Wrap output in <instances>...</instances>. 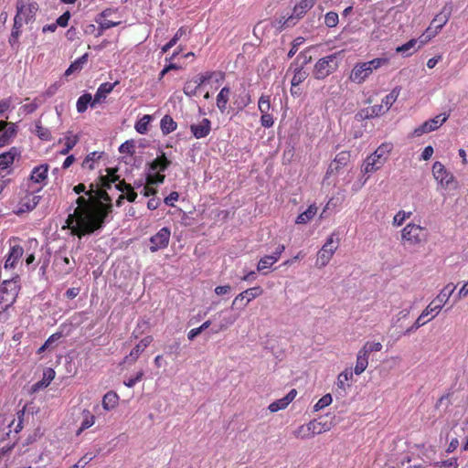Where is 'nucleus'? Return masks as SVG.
Segmentation results:
<instances>
[{
	"label": "nucleus",
	"instance_id": "38",
	"mask_svg": "<svg viewBox=\"0 0 468 468\" xmlns=\"http://www.w3.org/2000/svg\"><path fill=\"white\" fill-rule=\"evenodd\" d=\"M34 133L42 141H50L51 140V132L48 128L44 127L41 124L40 121L35 122Z\"/></svg>",
	"mask_w": 468,
	"mask_h": 468
},
{
	"label": "nucleus",
	"instance_id": "50",
	"mask_svg": "<svg viewBox=\"0 0 468 468\" xmlns=\"http://www.w3.org/2000/svg\"><path fill=\"white\" fill-rule=\"evenodd\" d=\"M101 153L92 152L90 153L82 162L83 168H89L90 170L94 169V163L101 158Z\"/></svg>",
	"mask_w": 468,
	"mask_h": 468
},
{
	"label": "nucleus",
	"instance_id": "46",
	"mask_svg": "<svg viewBox=\"0 0 468 468\" xmlns=\"http://www.w3.org/2000/svg\"><path fill=\"white\" fill-rule=\"evenodd\" d=\"M298 20L294 17V16L292 14L288 17H281L276 21V27L282 31L285 29L286 27H293Z\"/></svg>",
	"mask_w": 468,
	"mask_h": 468
},
{
	"label": "nucleus",
	"instance_id": "23",
	"mask_svg": "<svg viewBox=\"0 0 468 468\" xmlns=\"http://www.w3.org/2000/svg\"><path fill=\"white\" fill-rule=\"evenodd\" d=\"M48 168L49 166L47 164H42L38 166L34 167L30 174V180L37 184L46 185Z\"/></svg>",
	"mask_w": 468,
	"mask_h": 468
},
{
	"label": "nucleus",
	"instance_id": "3",
	"mask_svg": "<svg viewBox=\"0 0 468 468\" xmlns=\"http://www.w3.org/2000/svg\"><path fill=\"white\" fill-rule=\"evenodd\" d=\"M389 63L388 58H376L369 61L356 63L350 73L349 80L352 82L361 84L363 83L374 70L386 66Z\"/></svg>",
	"mask_w": 468,
	"mask_h": 468
},
{
	"label": "nucleus",
	"instance_id": "16",
	"mask_svg": "<svg viewBox=\"0 0 468 468\" xmlns=\"http://www.w3.org/2000/svg\"><path fill=\"white\" fill-rule=\"evenodd\" d=\"M190 132L197 139L207 137L211 132V122L207 118L202 119L197 123L190 125Z\"/></svg>",
	"mask_w": 468,
	"mask_h": 468
},
{
	"label": "nucleus",
	"instance_id": "4",
	"mask_svg": "<svg viewBox=\"0 0 468 468\" xmlns=\"http://www.w3.org/2000/svg\"><path fill=\"white\" fill-rule=\"evenodd\" d=\"M19 289L17 280L13 278L2 282L0 285V315L14 304Z\"/></svg>",
	"mask_w": 468,
	"mask_h": 468
},
{
	"label": "nucleus",
	"instance_id": "1",
	"mask_svg": "<svg viewBox=\"0 0 468 468\" xmlns=\"http://www.w3.org/2000/svg\"><path fill=\"white\" fill-rule=\"evenodd\" d=\"M76 204L78 207L68 216L66 225L71 234L79 238L101 229L111 214L109 205H102L101 201L90 197H79Z\"/></svg>",
	"mask_w": 468,
	"mask_h": 468
},
{
	"label": "nucleus",
	"instance_id": "32",
	"mask_svg": "<svg viewBox=\"0 0 468 468\" xmlns=\"http://www.w3.org/2000/svg\"><path fill=\"white\" fill-rule=\"evenodd\" d=\"M316 212L317 207L314 204L310 205L305 211L298 215V217L295 219V223L306 224L315 216Z\"/></svg>",
	"mask_w": 468,
	"mask_h": 468
},
{
	"label": "nucleus",
	"instance_id": "52",
	"mask_svg": "<svg viewBox=\"0 0 468 468\" xmlns=\"http://www.w3.org/2000/svg\"><path fill=\"white\" fill-rule=\"evenodd\" d=\"M399 96V92L396 91V90H393L391 92H389L388 95H386L382 99V104L385 108V111H388L389 108L393 105V103L396 101L397 98Z\"/></svg>",
	"mask_w": 468,
	"mask_h": 468
},
{
	"label": "nucleus",
	"instance_id": "47",
	"mask_svg": "<svg viewBox=\"0 0 468 468\" xmlns=\"http://www.w3.org/2000/svg\"><path fill=\"white\" fill-rule=\"evenodd\" d=\"M40 198V196L35 195L33 193L27 194L23 198V206H25L27 209L32 210L39 203Z\"/></svg>",
	"mask_w": 468,
	"mask_h": 468
},
{
	"label": "nucleus",
	"instance_id": "36",
	"mask_svg": "<svg viewBox=\"0 0 468 468\" xmlns=\"http://www.w3.org/2000/svg\"><path fill=\"white\" fill-rule=\"evenodd\" d=\"M367 366H368V356H366L364 353H360V351H358V353L356 355V366L354 368L355 374L356 375L362 374L367 369Z\"/></svg>",
	"mask_w": 468,
	"mask_h": 468
},
{
	"label": "nucleus",
	"instance_id": "37",
	"mask_svg": "<svg viewBox=\"0 0 468 468\" xmlns=\"http://www.w3.org/2000/svg\"><path fill=\"white\" fill-rule=\"evenodd\" d=\"M152 121V116L145 114L141 119H139L134 125L135 131L140 134L147 133L149 130V125Z\"/></svg>",
	"mask_w": 468,
	"mask_h": 468
},
{
	"label": "nucleus",
	"instance_id": "15",
	"mask_svg": "<svg viewBox=\"0 0 468 468\" xmlns=\"http://www.w3.org/2000/svg\"><path fill=\"white\" fill-rule=\"evenodd\" d=\"M23 254L24 249L22 246L18 244L11 246L5 261L4 269L5 271L15 269Z\"/></svg>",
	"mask_w": 468,
	"mask_h": 468
},
{
	"label": "nucleus",
	"instance_id": "61",
	"mask_svg": "<svg viewBox=\"0 0 468 468\" xmlns=\"http://www.w3.org/2000/svg\"><path fill=\"white\" fill-rule=\"evenodd\" d=\"M144 377V371L143 370H140L136 373V375L134 377H131L129 378H127L126 380H124V385L128 388H133L135 386L136 383H138L139 381L142 380Z\"/></svg>",
	"mask_w": 468,
	"mask_h": 468
},
{
	"label": "nucleus",
	"instance_id": "5",
	"mask_svg": "<svg viewBox=\"0 0 468 468\" xmlns=\"http://www.w3.org/2000/svg\"><path fill=\"white\" fill-rule=\"evenodd\" d=\"M339 238L333 232L326 239L317 253L315 266L319 269L325 267L332 260L334 254L338 249Z\"/></svg>",
	"mask_w": 468,
	"mask_h": 468
},
{
	"label": "nucleus",
	"instance_id": "49",
	"mask_svg": "<svg viewBox=\"0 0 468 468\" xmlns=\"http://www.w3.org/2000/svg\"><path fill=\"white\" fill-rule=\"evenodd\" d=\"M258 109L261 113H270L271 109V97L269 95H261L258 101Z\"/></svg>",
	"mask_w": 468,
	"mask_h": 468
},
{
	"label": "nucleus",
	"instance_id": "57",
	"mask_svg": "<svg viewBox=\"0 0 468 468\" xmlns=\"http://www.w3.org/2000/svg\"><path fill=\"white\" fill-rule=\"evenodd\" d=\"M216 74L215 71H208V72H206L204 74H200L198 76H197L194 80V81L197 83V85L198 87H201L202 85H204L206 82H207L209 80H211L214 75Z\"/></svg>",
	"mask_w": 468,
	"mask_h": 468
},
{
	"label": "nucleus",
	"instance_id": "18",
	"mask_svg": "<svg viewBox=\"0 0 468 468\" xmlns=\"http://www.w3.org/2000/svg\"><path fill=\"white\" fill-rule=\"evenodd\" d=\"M452 11V6L450 4H446L431 20V25L440 32L442 27L448 23Z\"/></svg>",
	"mask_w": 468,
	"mask_h": 468
},
{
	"label": "nucleus",
	"instance_id": "33",
	"mask_svg": "<svg viewBox=\"0 0 468 468\" xmlns=\"http://www.w3.org/2000/svg\"><path fill=\"white\" fill-rule=\"evenodd\" d=\"M186 33H190V30H188L187 27H179V29L176 31L175 36L165 46L162 47V53H166Z\"/></svg>",
	"mask_w": 468,
	"mask_h": 468
},
{
	"label": "nucleus",
	"instance_id": "10",
	"mask_svg": "<svg viewBox=\"0 0 468 468\" xmlns=\"http://www.w3.org/2000/svg\"><path fill=\"white\" fill-rule=\"evenodd\" d=\"M38 10L37 3H28V0H17L16 17H19L21 21L29 23L35 20L36 14Z\"/></svg>",
	"mask_w": 468,
	"mask_h": 468
},
{
	"label": "nucleus",
	"instance_id": "2",
	"mask_svg": "<svg viewBox=\"0 0 468 468\" xmlns=\"http://www.w3.org/2000/svg\"><path fill=\"white\" fill-rule=\"evenodd\" d=\"M107 172L108 175L99 176V183L96 185V187L93 184H90V189L86 192V195L92 197V200L101 201L102 205H109L112 213L113 207L112 197L105 188H111L112 184L119 180V176L116 175L117 170L114 168H108Z\"/></svg>",
	"mask_w": 468,
	"mask_h": 468
},
{
	"label": "nucleus",
	"instance_id": "8",
	"mask_svg": "<svg viewBox=\"0 0 468 468\" xmlns=\"http://www.w3.org/2000/svg\"><path fill=\"white\" fill-rule=\"evenodd\" d=\"M336 53L320 58L314 65V75L317 80H324L337 69Z\"/></svg>",
	"mask_w": 468,
	"mask_h": 468
},
{
	"label": "nucleus",
	"instance_id": "31",
	"mask_svg": "<svg viewBox=\"0 0 468 468\" xmlns=\"http://www.w3.org/2000/svg\"><path fill=\"white\" fill-rule=\"evenodd\" d=\"M160 127L162 133L166 135L171 133L172 132L176 131L177 128V123L174 121V119L166 114L165 115L161 122H160Z\"/></svg>",
	"mask_w": 468,
	"mask_h": 468
},
{
	"label": "nucleus",
	"instance_id": "41",
	"mask_svg": "<svg viewBox=\"0 0 468 468\" xmlns=\"http://www.w3.org/2000/svg\"><path fill=\"white\" fill-rule=\"evenodd\" d=\"M292 434L295 438L301 440L313 438L309 422L307 424L300 425L293 431Z\"/></svg>",
	"mask_w": 468,
	"mask_h": 468
},
{
	"label": "nucleus",
	"instance_id": "55",
	"mask_svg": "<svg viewBox=\"0 0 468 468\" xmlns=\"http://www.w3.org/2000/svg\"><path fill=\"white\" fill-rule=\"evenodd\" d=\"M339 21L338 14L333 11H330L324 16V24L328 27H335L337 26Z\"/></svg>",
	"mask_w": 468,
	"mask_h": 468
},
{
	"label": "nucleus",
	"instance_id": "21",
	"mask_svg": "<svg viewBox=\"0 0 468 468\" xmlns=\"http://www.w3.org/2000/svg\"><path fill=\"white\" fill-rule=\"evenodd\" d=\"M118 84V81L113 83L104 82L101 83L93 97V101L91 102V107L94 108L98 103L101 101V100L105 99L109 93H111L114 87Z\"/></svg>",
	"mask_w": 468,
	"mask_h": 468
},
{
	"label": "nucleus",
	"instance_id": "22",
	"mask_svg": "<svg viewBox=\"0 0 468 468\" xmlns=\"http://www.w3.org/2000/svg\"><path fill=\"white\" fill-rule=\"evenodd\" d=\"M297 391L295 389H292L285 397L271 403L268 407L269 410L271 412H277L286 409L287 406L295 399Z\"/></svg>",
	"mask_w": 468,
	"mask_h": 468
},
{
	"label": "nucleus",
	"instance_id": "30",
	"mask_svg": "<svg viewBox=\"0 0 468 468\" xmlns=\"http://www.w3.org/2000/svg\"><path fill=\"white\" fill-rule=\"evenodd\" d=\"M393 144L390 142L382 143L375 151L374 154L380 157L385 163L388 160V157L393 150Z\"/></svg>",
	"mask_w": 468,
	"mask_h": 468
},
{
	"label": "nucleus",
	"instance_id": "62",
	"mask_svg": "<svg viewBox=\"0 0 468 468\" xmlns=\"http://www.w3.org/2000/svg\"><path fill=\"white\" fill-rule=\"evenodd\" d=\"M261 124L264 128H271L274 124V118L271 113H261Z\"/></svg>",
	"mask_w": 468,
	"mask_h": 468
},
{
	"label": "nucleus",
	"instance_id": "13",
	"mask_svg": "<svg viewBox=\"0 0 468 468\" xmlns=\"http://www.w3.org/2000/svg\"><path fill=\"white\" fill-rule=\"evenodd\" d=\"M386 163L373 153L368 155L361 165V172L364 175L373 174L381 169Z\"/></svg>",
	"mask_w": 468,
	"mask_h": 468
},
{
	"label": "nucleus",
	"instance_id": "60",
	"mask_svg": "<svg viewBox=\"0 0 468 468\" xmlns=\"http://www.w3.org/2000/svg\"><path fill=\"white\" fill-rule=\"evenodd\" d=\"M94 457L95 455L91 453H86L74 465L69 468H84Z\"/></svg>",
	"mask_w": 468,
	"mask_h": 468
},
{
	"label": "nucleus",
	"instance_id": "42",
	"mask_svg": "<svg viewBox=\"0 0 468 468\" xmlns=\"http://www.w3.org/2000/svg\"><path fill=\"white\" fill-rule=\"evenodd\" d=\"M277 258L272 255H265L260 259L257 264V271H263L265 269L271 268L274 263H276Z\"/></svg>",
	"mask_w": 468,
	"mask_h": 468
},
{
	"label": "nucleus",
	"instance_id": "14",
	"mask_svg": "<svg viewBox=\"0 0 468 468\" xmlns=\"http://www.w3.org/2000/svg\"><path fill=\"white\" fill-rule=\"evenodd\" d=\"M16 134L15 123L0 121V147L9 144Z\"/></svg>",
	"mask_w": 468,
	"mask_h": 468
},
{
	"label": "nucleus",
	"instance_id": "64",
	"mask_svg": "<svg viewBox=\"0 0 468 468\" xmlns=\"http://www.w3.org/2000/svg\"><path fill=\"white\" fill-rule=\"evenodd\" d=\"M71 14L69 11L64 12L56 21L57 27H66L69 25Z\"/></svg>",
	"mask_w": 468,
	"mask_h": 468
},
{
	"label": "nucleus",
	"instance_id": "51",
	"mask_svg": "<svg viewBox=\"0 0 468 468\" xmlns=\"http://www.w3.org/2000/svg\"><path fill=\"white\" fill-rule=\"evenodd\" d=\"M307 78V73L303 68H297L294 69L293 76L291 80L292 87L300 85Z\"/></svg>",
	"mask_w": 468,
	"mask_h": 468
},
{
	"label": "nucleus",
	"instance_id": "11",
	"mask_svg": "<svg viewBox=\"0 0 468 468\" xmlns=\"http://www.w3.org/2000/svg\"><path fill=\"white\" fill-rule=\"evenodd\" d=\"M53 269L58 276L65 277L71 273L75 269V261L72 260L71 262L68 256L63 255L58 251L54 256Z\"/></svg>",
	"mask_w": 468,
	"mask_h": 468
},
{
	"label": "nucleus",
	"instance_id": "56",
	"mask_svg": "<svg viewBox=\"0 0 468 468\" xmlns=\"http://www.w3.org/2000/svg\"><path fill=\"white\" fill-rule=\"evenodd\" d=\"M199 87L197 85V83L194 81V80H188L185 83L183 91L187 96H193L196 95L197 90Z\"/></svg>",
	"mask_w": 468,
	"mask_h": 468
},
{
	"label": "nucleus",
	"instance_id": "7",
	"mask_svg": "<svg viewBox=\"0 0 468 468\" xmlns=\"http://www.w3.org/2000/svg\"><path fill=\"white\" fill-rule=\"evenodd\" d=\"M432 175L438 184L444 189H457L458 183L454 176L448 171L445 166L439 161L432 165Z\"/></svg>",
	"mask_w": 468,
	"mask_h": 468
},
{
	"label": "nucleus",
	"instance_id": "24",
	"mask_svg": "<svg viewBox=\"0 0 468 468\" xmlns=\"http://www.w3.org/2000/svg\"><path fill=\"white\" fill-rule=\"evenodd\" d=\"M318 0H301L292 10V15L299 20L315 5Z\"/></svg>",
	"mask_w": 468,
	"mask_h": 468
},
{
	"label": "nucleus",
	"instance_id": "17",
	"mask_svg": "<svg viewBox=\"0 0 468 468\" xmlns=\"http://www.w3.org/2000/svg\"><path fill=\"white\" fill-rule=\"evenodd\" d=\"M153 337L151 335H147L143 338L130 352L128 356L124 357L125 363H134L140 355L144 351V349L152 343Z\"/></svg>",
	"mask_w": 468,
	"mask_h": 468
},
{
	"label": "nucleus",
	"instance_id": "44",
	"mask_svg": "<svg viewBox=\"0 0 468 468\" xmlns=\"http://www.w3.org/2000/svg\"><path fill=\"white\" fill-rule=\"evenodd\" d=\"M65 140V146L64 148L60 151V154H63V155H66L68 154L72 149L73 147L78 144V142L80 141V136L78 134H75V135H67L65 136L64 138Z\"/></svg>",
	"mask_w": 468,
	"mask_h": 468
},
{
	"label": "nucleus",
	"instance_id": "40",
	"mask_svg": "<svg viewBox=\"0 0 468 468\" xmlns=\"http://www.w3.org/2000/svg\"><path fill=\"white\" fill-rule=\"evenodd\" d=\"M92 101L93 98L90 93H84L83 95H81L78 99L76 104L78 112L82 113L86 112V110L88 109V105L90 104L91 106Z\"/></svg>",
	"mask_w": 468,
	"mask_h": 468
},
{
	"label": "nucleus",
	"instance_id": "9",
	"mask_svg": "<svg viewBox=\"0 0 468 468\" xmlns=\"http://www.w3.org/2000/svg\"><path fill=\"white\" fill-rule=\"evenodd\" d=\"M456 289V286L452 283L447 284L438 294V296L433 299L429 305L425 308L426 313H429L430 314H434L431 316V319H433L442 309L444 304L447 303L451 295L453 293L454 290Z\"/></svg>",
	"mask_w": 468,
	"mask_h": 468
},
{
	"label": "nucleus",
	"instance_id": "28",
	"mask_svg": "<svg viewBox=\"0 0 468 468\" xmlns=\"http://www.w3.org/2000/svg\"><path fill=\"white\" fill-rule=\"evenodd\" d=\"M439 34V31L431 25L426 28V30L419 37V46L414 51H417L419 48L426 45L429 41H431L433 37H435Z\"/></svg>",
	"mask_w": 468,
	"mask_h": 468
},
{
	"label": "nucleus",
	"instance_id": "45",
	"mask_svg": "<svg viewBox=\"0 0 468 468\" xmlns=\"http://www.w3.org/2000/svg\"><path fill=\"white\" fill-rule=\"evenodd\" d=\"M430 314L429 313H426V309H424L420 315L417 318V320L415 321V323L410 327L408 328L406 331H405V335H409L410 334L411 332L419 329L420 327L423 326L425 324H427L431 319H428V320H424V318L426 316H428Z\"/></svg>",
	"mask_w": 468,
	"mask_h": 468
},
{
	"label": "nucleus",
	"instance_id": "27",
	"mask_svg": "<svg viewBox=\"0 0 468 468\" xmlns=\"http://www.w3.org/2000/svg\"><path fill=\"white\" fill-rule=\"evenodd\" d=\"M353 380V371L351 368H346L337 376L336 386L338 388L346 391L350 387L349 382Z\"/></svg>",
	"mask_w": 468,
	"mask_h": 468
},
{
	"label": "nucleus",
	"instance_id": "19",
	"mask_svg": "<svg viewBox=\"0 0 468 468\" xmlns=\"http://www.w3.org/2000/svg\"><path fill=\"white\" fill-rule=\"evenodd\" d=\"M309 424L313 437L329 431L333 427V423L324 417L314 419L309 421Z\"/></svg>",
	"mask_w": 468,
	"mask_h": 468
},
{
	"label": "nucleus",
	"instance_id": "26",
	"mask_svg": "<svg viewBox=\"0 0 468 468\" xmlns=\"http://www.w3.org/2000/svg\"><path fill=\"white\" fill-rule=\"evenodd\" d=\"M95 415L91 413L89 410L84 409L81 411V423L78 431H76V435H80L85 430L90 428L95 423Z\"/></svg>",
	"mask_w": 468,
	"mask_h": 468
},
{
	"label": "nucleus",
	"instance_id": "48",
	"mask_svg": "<svg viewBox=\"0 0 468 468\" xmlns=\"http://www.w3.org/2000/svg\"><path fill=\"white\" fill-rule=\"evenodd\" d=\"M382 349V344L379 342H367L359 350L369 357L370 353L378 352Z\"/></svg>",
	"mask_w": 468,
	"mask_h": 468
},
{
	"label": "nucleus",
	"instance_id": "43",
	"mask_svg": "<svg viewBox=\"0 0 468 468\" xmlns=\"http://www.w3.org/2000/svg\"><path fill=\"white\" fill-rule=\"evenodd\" d=\"M448 118L449 114L441 113L434 118L426 121V123H428L429 127L431 128L432 131H436L448 120Z\"/></svg>",
	"mask_w": 468,
	"mask_h": 468
},
{
	"label": "nucleus",
	"instance_id": "25",
	"mask_svg": "<svg viewBox=\"0 0 468 468\" xmlns=\"http://www.w3.org/2000/svg\"><path fill=\"white\" fill-rule=\"evenodd\" d=\"M229 95L230 88L228 86L223 87L217 95L216 104L221 113H224L228 109Z\"/></svg>",
	"mask_w": 468,
	"mask_h": 468
},
{
	"label": "nucleus",
	"instance_id": "12",
	"mask_svg": "<svg viewBox=\"0 0 468 468\" xmlns=\"http://www.w3.org/2000/svg\"><path fill=\"white\" fill-rule=\"evenodd\" d=\"M171 230L167 227L162 228L156 234L150 238V251L155 252L165 249L170 240Z\"/></svg>",
	"mask_w": 468,
	"mask_h": 468
},
{
	"label": "nucleus",
	"instance_id": "35",
	"mask_svg": "<svg viewBox=\"0 0 468 468\" xmlns=\"http://www.w3.org/2000/svg\"><path fill=\"white\" fill-rule=\"evenodd\" d=\"M169 165L170 161L166 158L165 153H162L161 155L151 163L150 167L153 171L158 170L163 172L167 169Z\"/></svg>",
	"mask_w": 468,
	"mask_h": 468
},
{
	"label": "nucleus",
	"instance_id": "58",
	"mask_svg": "<svg viewBox=\"0 0 468 468\" xmlns=\"http://www.w3.org/2000/svg\"><path fill=\"white\" fill-rule=\"evenodd\" d=\"M154 181L151 176L147 177L146 185L144 186L143 194L144 197H150L156 194V189L153 186Z\"/></svg>",
	"mask_w": 468,
	"mask_h": 468
},
{
	"label": "nucleus",
	"instance_id": "54",
	"mask_svg": "<svg viewBox=\"0 0 468 468\" xmlns=\"http://www.w3.org/2000/svg\"><path fill=\"white\" fill-rule=\"evenodd\" d=\"M333 401L331 394H325L323 396L314 406V411H319L324 408L329 406Z\"/></svg>",
	"mask_w": 468,
	"mask_h": 468
},
{
	"label": "nucleus",
	"instance_id": "20",
	"mask_svg": "<svg viewBox=\"0 0 468 468\" xmlns=\"http://www.w3.org/2000/svg\"><path fill=\"white\" fill-rule=\"evenodd\" d=\"M263 293V289L261 286H255L252 288H249L240 293H239L232 302V306L236 305L239 301H242L247 298L245 305H247L253 299L261 296Z\"/></svg>",
	"mask_w": 468,
	"mask_h": 468
},
{
	"label": "nucleus",
	"instance_id": "29",
	"mask_svg": "<svg viewBox=\"0 0 468 468\" xmlns=\"http://www.w3.org/2000/svg\"><path fill=\"white\" fill-rule=\"evenodd\" d=\"M119 396L114 391L107 392L102 398V407L105 410L109 411L113 410L119 403Z\"/></svg>",
	"mask_w": 468,
	"mask_h": 468
},
{
	"label": "nucleus",
	"instance_id": "34",
	"mask_svg": "<svg viewBox=\"0 0 468 468\" xmlns=\"http://www.w3.org/2000/svg\"><path fill=\"white\" fill-rule=\"evenodd\" d=\"M89 58V54L85 53L79 58H77L75 61H73L69 67L66 69L65 75L69 76L75 71H80L82 69L83 66L87 63Z\"/></svg>",
	"mask_w": 468,
	"mask_h": 468
},
{
	"label": "nucleus",
	"instance_id": "63",
	"mask_svg": "<svg viewBox=\"0 0 468 468\" xmlns=\"http://www.w3.org/2000/svg\"><path fill=\"white\" fill-rule=\"evenodd\" d=\"M121 154H133L134 153V144L133 141H126L119 147Z\"/></svg>",
	"mask_w": 468,
	"mask_h": 468
},
{
	"label": "nucleus",
	"instance_id": "39",
	"mask_svg": "<svg viewBox=\"0 0 468 468\" xmlns=\"http://www.w3.org/2000/svg\"><path fill=\"white\" fill-rule=\"evenodd\" d=\"M16 152L8 151L0 154V170L9 167L15 161Z\"/></svg>",
	"mask_w": 468,
	"mask_h": 468
},
{
	"label": "nucleus",
	"instance_id": "6",
	"mask_svg": "<svg viewBox=\"0 0 468 468\" xmlns=\"http://www.w3.org/2000/svg\"><path fill=\"white\" fill-rule=\"evenodd\" d=\"M426 229L414 223L407 224L401 230V243L403 245L417 246L426 240Z\"/></svg>",
	"mask_w": 468,
	"mask_h": 468
},
{
	"label": "nucleus",
	"instance_id": "53",
	"mask_svg": "<svg viewBox=\"0 0 468 468\" xmlns=\"http://www.w3.org/2000/svg\"><path fill=\"white\" fill-rule=\"evenodd\" d=\"M55 371L53 368H47L43 374V379L37 384L38 387H48L55 378Z\"/></svg>",
	"mask_w": 468,
	"mask_h": 468
},
{
	"label": "nucleus",
	"instance_id": "59",
	"mask_svg": "<svg viewBox=\"0 0 468 468\" xmlns=\"http://www.w3.org/2000/svg\"><path fill=\"white\" fill-rule=\"evenodd\" d=\"M418 43H419V38L418 39L412 38L410 41H408L407 43H405L401 46H399L396 48V51L398 53H406V52L410 51L411 48H415V46Z\"/></svg>",
	"mask_w": 468,
	"mask_h": 468
}]
</instances>
